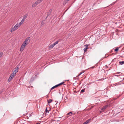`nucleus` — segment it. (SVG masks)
<instances>
[{
	"instance_id": "obj_1",
	"label": "nucleus",
	"mask_w": 124,
	"mask_h": 124,
	"mask_svg": "<svg viewBox=\"0 0 124 124\" xmlns=\"http://www.w3.org/2000/svg\"><path fill=\"white\" fill-rule=\"evenodd\" d=\"M27 44H28L24 41L21 45V46L20 48V51L21 52H22L24 49L25 46Z\"/></svg>"
},
{
	"instance_id": "obj_2",
	"label": "nucleus",
	"mask_w": 124,
	"mask_h": 124,
	"mask_svg": "<svg viewBox=\"0 0 124 124\" xmlns=\"http://www.w3.org/2000/svg\"><path fill=\"white\" fill-rule=\"evenodd\" d=\"M20 27V26L17 23L14 27L11 28L10 31L11 32L14 31L18 29Z\"/></svg>"
},
{
	"instance_id": "obj_3",
	"label": "nucleus",
	"mask_w": 124,
	"mask_h": 124,
	"mask_svg": "<svg viewBox=\"0 0 124 124\" xmlns=\"http://www.w3.org/2000/svg\"><path fill=\"white\" fill-rule=\"evenodd\" d=\"M108 107V106L107 105H105L104 106L101 108L100 110V113L103 112L105 109L107 108Z\"/></svg>"
},
{
	"instance_id": "obj_4",
	"label": "nucleus",
	"mask_w": 124,
	"mask_h": 124,
	"mask_svg": "<svg viewBox=\"0 0 124 124\" xmlns=\"http://www.w3.org/2000/svg\"><path fill=\"white\" fill-rule=\"evenodd\" d=\"M30 37H28L26 38L25 41H24L28 44L30 43Z\"/></svg>"
},
{
	"instance_id": "obj_5",
	"label": "nucleus",
	"mask_w": 124,
	"mask_h": 124,
	"mask_svg": "<svg viewBox=\"0 0 124 124\" xmlns=\"http://www.w3.org/2000/svg\"><path fill=\"white\" fill-rule=\"evenodd\" d=\"M91 121L90 119H89L87 120L85 122H84L83 124H88Z\"/></svg>"
},
{
	"instance_id": "obj_6",
	"label": "nucleus",
	"mask_w": 124,
	"mask_h": 124,
	"mask_svg": "<svg viewBox=\"0 0 124 124\" xmlns=\"http://www.w3.org/2000/svg\"><path fill=\"white\" fill-rule=\"evenodd\" d=\"M19 68L17 67H16L14 69V72L16 74V73L18 71Z\"/></svg>"
},
{
	"instance_id": "obj_7",
	"label": "nucleus",
	"mask_w": 124,
	"mask_h": 124,
	"mask_svg": "<svg viewBox=\"0 0 124 124\" xmlns=\"http://www.w3.org/2000/svg\"><path fill=\"white\" fill-rule=\"evenodd\" d=\"M67 115L69 116H70L74 115V113H72L71 112H70L67 113Z\"/></svg>"
},
{
	"instance_id": "obj_8",
	"label": "nucleus",
	"mask_w": 124,
	"mask_h": 124,
	"mask_svg": "<svg viewBox=\"0 0 124 124\" xmlns=\"http://www.w3.org/2000/svg\"><path fill=\"white\" fill-rule=\"evenodd\" d=\"M28 16V14H25L24 16H23V19L24 20H25V19L26 18L27 16Z\"/></svg>"
},
{
	"instance_id": "obj_9",
	"label": "nucleus",
	"mask_w": 124,
	"mask_h": 124,
	"mask_svg": "<svg viewBox=\"0 0 124 124\" xmlns=\"http://www.w3.org/2000/svg\"><path fill=\"white\" fill-rule=\"evenodd\" d=\"M38 3H37V2H35L32 5V6L33 7H36L37 5H38Z\"/></svg>"
},
{
	"instance_id": "obj_10",
	"label": "nucleus",
	"mask_w": 124,
	"mask_h": 124,
	"mask_svg": "<svg viewBox=\"0 0 124 124\" xmlns=\"http://www.w3.org/2000/svg\"><path fill=\"white\" fill-rule=\"evenodd\" d=\"M13 78V77H12L10 75V76L9 77V78L8 79V81L9 82Z\"/></svg>"
},
{
	"instance_id": "obj_11",
	"label": "nucleus",
	"mask_w": 124,
	"mask_h": 124,
	"mask_svg": "<svg viewBox=\"0 0 124 124\" xmlns=\"http://www.w3.org/2000/svg\"><path fill=\"white\" fill-rule=\"evenodd\" d=\"M58 86H59L58 85V84L57 85H56L55 86H53V87H52L51 88V89L52 90V89L58 87Z\"/></svg>"
},
{
	"instance_id": "obj_12",
	"label": "nucleus",
	"mask_w": 124,
	"mask_h": 124,
	"mask_svg": "<svg viewBox=\"0 0 124 124\" xmlns=\"http://www.w3.org/2000/svg\"><path fill=\"white\" fill-rule=\"evenodd\" d=\"M16 75V74L13 72L11 75V76L13 77L14 76H15Z\"/></svg>"
},
{
	"instance_id": "obj_13",
	"label": "nucleus",
	"mask_w": 124,
	"mask_h": 124,
	"mask_svg": "<svg viewBox=\"0 0 124 124\" xmlns=\"http://www.w3.org/2000/svg\"><path fill=\"white\" fill-rule=\"evenodd\" d=\"M54 46V45L53 44H52L49 47V48L50 49H51V48H53V47Z\"/></svg>"
},
{
	"instance_id": "obj_14",
	"label": "nucleus",
	"mask_w": 124,
	"mask_h": 124,
	"mask_svg": "<svg viewBox=\"0 0 124 124\" xmlns=\"http://www.w3.org/2000/svg\"><path fill=\"white\" fill-rule=\"evenodd\" d=\"M43 0H37L36 2H37L38 4L42 2Z\"/></svg>"
},
{
	"instance_id": "obj_15",
	"label": "nucleus",
	"mask_w": 124,
	"mask_h": 124,
	"mask_svg": "<svg viewBox=\"0 0 124 124\" xmlns=\"http://www.w3.org/2000/svg\"><path fill=\"white\" fill-rule=\"evenodd\" d=\"M52 100L51 99H49L48 100H47V101L48 102V103H49L52 101Z\"/></svg>"
},
{
	"instance_id": "obj_16",
	"label": "nucleus",
	"mask_w": 124,
	"mask_h": 124,
	"mask_svg": "<svg viewBox=\"0 0 124 124\" xmlns=\"http://www.w3.org/2000/svg\"><path fill=\"white\" fill-rule=\"evenodd\" d=\"M119 64L121 65L124 64V61H120L119 62Z\"/></svg>"
},
{
	"instance_id": "obj_17",
	"label": "nucleus",
	"mask_w": 124,
	"mask_h": 124,
	"mask_svg": "<svg viewBox=\"0 0 124 124\" xmlns=\"http://www.w3.org/2000/svg\"><path fill=\"white\" fill-rule=\"evenodd\" d=\"M51 11H52V10L50 9L49 11V12H48L47 15V17L48 16H49V15H50V14L51 12Z\"/></svg>"
},
{
	"instance_id": "obj_18",
	"label": "nucleus",
	"mask_w": 124,
	"mask_h": 124,
	"mask_svg": "<svg viewBox=\"0 0 124 124\" xmlns=\"http://www.w3.org/2000/svg\"><path fill=\"white\" fill-rule=\"evenodd\" d=\"M58 43V41H57L56 42H54L53 44L54 46H55V45L57 44Z\"/></svg>"
},
{
	"instance_id": "obj_19",
	"label": "nucleus",
	"mask_w": 124,
	"mask_h": 124,
	"mask_svg": "<svg viewBox=\"0 0 124 124\" xmlns=\"http://www.w3.org/2000/svg\"><path fill=\"white\" fill-rule=\"evenodd\" d=\"M64 83V82H62L61 83H60L59 84H58V85L59 86H60V85H62L63 83Z\"/></svg>"
},
{
	"instance_id": "obj_20",
	"label": "nucleus",
	"mask_w": 124,
	"mask_h": 124,
	"mask_svg": "<svg viewBox=\"0 0 124 124\" xmlns=\"http://www.w3.org/2000/svg\"><path fill=\"white\" fill-rule=\"evenodd\" d=\"M119 49V48L118 47H117L116 49H115V51L116 52H117L118 51Z\"/></svg>"
},
{
	"instance_id": "obj_21",
	"label": "nucleus",
	"mask_w": 124,
	"mask_h": 124,
	"mask_svg": "<svg viewBox=\"0 0 124 124\" xmlns=\"http://www.w3.org/2000/svg\"><path fill=\"white\" fill-rule=\"evenodd\" d=\"M86 46L85 48H87V49H88V45H86L85 46Z\"/></svg>"
},
{
	"instance_id": "obj_22",
	"label": "nucleus",
	"mask_w": 124,
	"mask_h": 124,
	"mask_svg": "<svg viewBox=\"0 0 124 124\" xmlns=\"http://www.w3.org/2000/svg\"><path fill=\"white\" fill-rule=\"evenodd\" d=\"M17 23L20 26L22 24L20 22L19 23Z\"/></svg>"
},
{
	"instance_id": "obj_23",
	"label": "nucleus",
	"mask_w": 124,
	"mask_h": 124,
	"mask_svg": "<svg viewBox=\"0 0 124 124\" xmlns=\"http://www.w3.org/2000/svg\"><path fill=\"white\" fill-rule=\"evenodd\" d=\"M24 20H24L23 19H22L21 21V22H20L22 23H23L24 22Z\"/></svg>"
},
{
	"instance_id": "obj_24",
	"label": "nucleus",
	"mask_w": 124,
	"mask_h": 124,
	"mask_svg": "<svg viewBox=\"0 0 124 124\" xmlns=\"http://www.w3.org/2000/svg\"><path fill=\"white\" fill-rule=\"evenodd\" d=\"M24 20H24L23 19H22L21 21V22H20L22 23H23L24 22Z\"/></svg>"
},
{
	"instance_id": "obj_25",
	"label": "nucleus",
	"mask_w": 124,
	"mask_h": 124,
	"mask_svg": "<svg viewBox=\"0 0 124 124\" xmlns=\"http://www.w3.org/2000/svg\"><path fill=\"white\" fill-rule=\"evenodd\" d=\"M87 48H85L84 49V51L85 52L86 51Z\"/></svg>"
},
{
	"instance_id": "obj_26",
	"label": "nucleus",
	"mask_w": 124,
	"mask_h": 124,
	"mask_svg": "<svg viewBox=\"0 0 124 124\" xmlns=\"http://www.w3.org/2000/svg\"><path fill=\"white\" fill-rule=\"evenodd\" d=\"M2 54H3L2 52L0 53V58L2 56Z\"/></svg>"
},
{
	"instance_id": "obj_27",
	"label": "nucleus",
	"mask_w": 124,
	"mask_h": 124,
	"mask_svg": "<svg viewBox=\"0 0 124 124\" xmlns=\"http://www.w3.org/2000/svg\"><path fill=\"white\" fill-rule=\"evenodd\" d=\"M84 72V71L81 72H80V73L79 75L78 76L80 75L82 73H83Z\"/></svg>"
},
{
	"instance_id": "obj_28",
	"label": "nucleus",
	"mask_w": 124,
	"mask_h": 124,
	"mask_svg": "<svg viewBox=\"0 0 124 124\" xmlns=\"http://www.w3.org/2000/svg\"><path fill=\"white\" fill-rule=\"evenodd\" d=\"M85 90L84 89H82L81 91V92H82V93H83V92H85Z\"/></svg>"
},
{
	"instance_id": "obj_29",
	"label": "nucleus",
	"mask_w": 124,
	"mask_h": 124,
	"mask_svg": "<svg viewBox=\"0 0 124 124\" xmlns=\"http://www.w3.org/2000/svg\"><path fill=\"white\" fill-rule=\"evenodd\" d=\"M45 111L46 112H48V110H47V108H46L45 110Z\"/></svg>"
},
{
	"instance_id": "obj_30",
	"label": "nucleus",
	"mask_w": 124,
	"mask_h": 124,
	"mask_svg": "<svg viewBox=\"0 0 124 124\" xmlns=\"http://www.w3.org/2000/svg\"><path fill=\"white\" fill-rule=\"evenodd\" d=\"M69 0H66L65 1H66V2H67Z\"/></svg>"
},
{
	"instance_id": "obj_31",
	"label": "nucleus",
	"mask_w": 124,
	"mask_h": 124,
	"mask_svg": "<svg viewBox=\"0 0 124 124\" xmlns=\"http://www.w3.org/2000/svg\"><path fill=\"white\" fill-rule=\"evenodd\" d=\"M43 22L42 21V22H41V24L42 25H43Z\"/></svg>"
},
{
	"instance_id": "obj_32",
	"label": "nucleus",
	"mask_w": 124,
	"mask_h": 124,
	"mask_svg": "<svg viewBox=\"0 0 124 124\" xmlns=\"http://www.w3.org/2000/svg\"><path fill=\"white\" fill-rule=\"evenodd\" d=\"M94 66H93L91 67V68H94Z\"/></svg>"
},
{
	"instance_id": "obj_33",
	"label": "nucleus",
	"mask_w": 124,
	"mask_h": 124,
	"mask_svg": "<svg viewBox=\"0 0 124 124\" xmlns=\"http://www.w3.org/2000/svg\"><path fill=\"white\" fill-rule=\"evenodd\" d=\"M27 119H28V117L27 116Z\"/></svg>"
},
{
	"instance_id": "obj_34",
	"label": "nucleus",
	"mask_w": 124,
	"mask_h": 124,
	"mask_svg": "<svg viewBox=\"0 0 124 124\" xmlns=\"http://www.w3.org/2000/svg\"><path fill=\"white\" fill-rule=\"evenodd\" d=\"M106 67H108V66L107 65H106Z\"/></svg>"
},
{
	"instance_id": "obj_35",
	"label": "nucleus",
	"mask_w": 124,
	"mask_h": 124,
	"mask_svg": "<svg viewBox=\"0 0 124 124\" xmlns=\"http://www.w3.org/2000/svg\"><path fill=\"white\" fill-rule=\"evenodd\" d=\"M118 83H116V85H117V84H118Z\"/></svg>"
},
{
	"instance_id": "obj_36",
	"label": "nucleus",
	"mask_w": 124,
	"mask_h": 124,
	"mask_svg": "<svg viewBox=\"0 0 124 124\" xmlns=\"http://www.w3.org/2000/svg\"><path fill=\"white\" fill-rule=\"evenodd\" d=\"M60 117V118H61V117Z\"/></svg>"
},
{
	"instance_id": "obj_37",
	"label": "nucleus",
	"mask_w": 124,
	"mask_h": 124,
	"mask_svg": "<svg viewBox=\"0 0 124 124\" xmlns=\"http://www.w3.org/2000/svg\"><path fill=\"white\" fill-rule=\"evenodd\" d=\"M43 118V117H41L40 118Z\"/></svg>"
},
{
	"instance_id": "obj_38",
	"label": "nucleus",
	"mask_w": 124,
	"mask_h": 124,
	"mask_svg": "<svg viewBox=\"0 0 124 124\" xmlns=\"http://www.w3.org/2000/svg\"><path fill=\"white\" fill-rule=\"evenodd\" d=\"M120 82H120H120H119V83H120Z\"/></svg>"
}]
</instances>
